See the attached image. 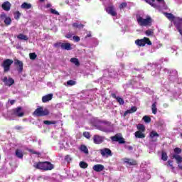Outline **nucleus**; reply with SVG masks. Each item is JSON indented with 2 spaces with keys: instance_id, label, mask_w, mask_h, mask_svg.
<instances>
[{
  "instance_id": "f257e3e1",
  "label": "nucleus",
  "mask_w": 182,
  "mask_h": 182,
  "mask_svg": "<svg viewBox=\"0 0 182 182\" xmlns=\"http://www.w3.org/2000/svg\"><path fill=\"white\" fill-rule=\"evenodd\" d=\"M33 167L34 168H37V170H43L44 171L53 170L55 168L53 164L49 161L35 163Z\"/></svg>"
},
{
  "instance_id": "f03ea898",
  "label": "nucleus",
  "mask_w": 182,
  "mask_h": 182,
  "mask_svg": "<svg viewBox=\"0 0 182 182\" xmlns=\"http://www.w3.org/2000/svg\"><path fill=\"white\" fill-rule=\"evenodd\" d=\"M136 21L139 26H151L153 19L150 16H147L146 18L140 16H136Z\"/></svg>"
},
{
  "instance_id": "7ed1b4c3",
  "label": "nucleus",
  "mask_w": 182,
  "mask_h": 182,
  "mask_svg": "<svg viewBox=\"0 0 182 182\" xmlns=\"http://www.w3.org/2000/svg\"><path fill=\"white\" fill-rule=\"evenodd\" d=\"M25 112L22 109V107H17L10 110V117H23Z\"/></svg>"
},
{
  "instance_id": "20e7f679",
  "label": "nucleus",
  "mask_w": 182,
  "mask_h": 182,
  "mask_svg": "<svg viewBox=\"0 0 182 182\" xmlns=\"http://www.w3.org/2000/svg\"><path fill=\"white\" fill-rule=\"evenodd\" d=\"M14 63V60L7 58L4 60L1 66L4 69V73H8L9 70H11V66H12V64Z\"/></svg>"
},
{
  "instance_id": "39448f33",
  "label": "nucleus",
  "mask_w": 182,
  "mask_h": 182,
  "mask_svg": "<svg viewBox=\"0 0 182 182\" xmlns=\"http://www.w3.org/2000/svg\"><path fill=\"white\" fill-rule=\"evenodd\" d=\"M33 116H37V117H42L43 116H48L49 114V110L48 109H43V107H38L34 112Z\"/></svg>"
},
{
  "instance_id": "423d86ee",
  "label": "nucleus",
  "mask_w": 182,
  "mask_h": 182,
  "mask_svg": "<svg viewBox=\"0 0 182 182\" xmlns=\"http://www.w3.org/2000/svg\"><path fill=\"white\" fill-rule=\"evenodd\" d=\"M135 43L137 45V46L143 47V46H146V45L151 46V41H150V38L147 37H144L142 39L136 40Z\"/></svg>"
},
{
  "instance_id": "0eeeda50",
  "label": "nucleus",
  "mask_w": 182,
  "mask_h": 182,
  "mask_svg": "<svg viewBox=\"0 0 182 182\" xmlns=\"http://www.w3.org/2000/svg\"><path fill=\"white\" fill-rule=\"evenodd\" d=\"M1 82H3V83H4L5 86H8L9 87H11V86H12V85L15 84V80H14V78L11 77H4L1 79Z\"/></svg>"
},
{
  "instance_id": "6e6552de",
  "label": "nucleus",
  "mask_w": 182,
  "mask_h": 182,
  "mask_svg": "<svg viewBox=\"0 0 182 182\" xmlns=\"http://www.w3.org/2000/svg\"><path fill=\"white\" fill-rule=\"evenodd\" d=\"M110 139L112 141H118L119 144H124V143H126V141H124V138L119 136V134L111 136Z\"/></svg>"
},
{
  "instance_id": "1a4fd4ad",
  "label": "nucleus",
  "mask_w": 182,
  "mask_h": 182,
  "mask_svg": "<svg viewBox=\"0 0 182 182\" xmlns=\"http://www.w3.org/2000/svg\"><path fill=\"white\" fill-rule=\"evenodd\" d=\"M100 154L102 156V157H108V156H113V154L112 153V150L108 148H104L100 150Z\"/></svg>"
},
{
  "instance_id": "9d476101",
  "label": "nucleus",
  "mask_w": 182,
  "mask_h": 182,
  "mask_svg": "<svg viewBox=\"0 0 182 182\" xmlns=\"http://www.w3.org/2000/svg\"><path fill=\"white\" fill-rule=\"evenodd\" d=\"M92 139L95 144H102L105 141V137L97 134L94 135Z\"/></svg>"
},
{
  "instance_id": "9b49d317",
  "label": "nucleus",
  "mask_w": 182,
  "mask_h": 182,
  "mask_svg": "<svg viewBox=\"0 0 182 182\" xmlns=\"http://www.w3.org/2000/svg\"><path fill=\"white\" fill-rule=\"evenodd\" d=\"M14 65L16 66H18L17 68L18 73H22V72H23V63L22 61L19 60H15Z\"/></svg>"
},
{
  "instance_id": "f8f14e48",
  "label": "nucleus",
  "mask_w": 182,
  "mask_h": 182,
  "mask_svg": "<svg viewBox=\"0 0 182 182\" xmlns=\"http://www.w3.org/2000/svg\"><path fill=\"white\" fill-rule=\"evenodd\" d=\"M106 12H107L109 15H111V16H117V12H116V9L113 6L107 7Z\"/></svg>"
},
{
  "instance_id": "ddd939ff",
  "label": "nucleus",
  "mask_w": 182,
  "mask_h": 182,
  "mask_svg": "<svg viewBox=\"0 0 182 182\" xmlns=\"http://www.w3.org/2000/svg\"><path fill=\"white\" fill-rule=\"evenodd\" d=\"M123 161L124 163H125V164H128V166H137V161L133 159L124 158Z\"/></svg>"
},
{
  "instance_id": "4468645a",
  "label": "nucleus",
  "mask_w": 182,
  "mask_h": 182,
  "mask_svg": "<svg viewBox=\"0 0 182 182\" xmlns=\"http://www.w3.org/2000/svg\"><path fill=\"white\" fill-rule=\"evenodd\" d=\"M92 169L97 173H100V171H103L105 170V166L102 164H96L93 166Z\"/></svg>"
},
{
  "instance_id": "2eb2a0df",
  "label": "nucleus",
  "mask_w": 182,
  "mask_h": 182,
  "mask_svg": "<svg viewBox=\"0 0 182 182\" xmlns=\"http://www.w3.org/2000/svg\"><path fill=\"white\" fill-rule=\"evenodd\" d=\"M159 136V133L154 131L151 132L149 134V137L151 139V141H157Z\"/></svg>"
},
{
  "instance_id": "dca6fc26",
  "label": "nucleus",
  "mask_w": 182,
  "mask_h": 182,
  "mask_svg": "<svg viewBox=\"0 0 182 182\" xmlns=\"http://www.w3.org/2000/svg\"><path fill=\"white\" fill-rule=\"evenodd\" d=\"M61 49L64 50H72V44L70 43H63L61 44Z\"/></svg>"
},
{
  "instance_id": "f3484780",
  "label": "nucleus",
  "mask_w": 182,
  "mask_h": 182,
  "mask_svg": "<svg viewBox=\"0 0 182 182\" xmlns=\"http://www.w3.org/2000/svg\"><path fill=\"white\" fill-rule=\"evenodd\" d=\"M11 5L9 1H5L1 5L2 9H4V11H11Z\"/></svg>"
},
{
  "instance_id": "a211bd4d",
  "label": "nucleus",
  "mask_w": 182,
  "mask_h": 182,
  "mask_svg": "<svg viewBox=\"0 0 182 182\" xmlns=\"http://www.w3.org/2000/svg\"><path fill=\"white\" fill-rule=\"evenodd\" d=\"M53 98V94H48V95L42 97V102H43V103H46V102L50 101V100Z\"/></svg>"
},
{
  "instance_id": "6ab92c4d",
  "label": "nucleus",
  "mask_w": 182,
  "mask_h": 182,
  "mask_svg": "<svg viewBox=\"0 0 182 182\" xmlns=\"http://www.w3.org/2000/svg\"><path fill=\"white\" fill-rule=\"evenodd\" d=\"M111 96L112 97H113V99H116L117 102L119 105H124V100H123V98L116 96V94L114 93L111 94Z\"/></svg>"
},
{
  "instance_id": "aec40b11",
  "label": "nucleus",
  "mask_w": 182,
  "mask_h": 182,
  "mask_svg": "<svg viewBox=\"0 0 182 182\" xmlns=\"http://www.w3.org/2000/svg\"><path fill=\"white\" fill-rule=\"evenodd\" d=\"M137 112V107H132L130 109H128L127 111L124 112V117H126L127 116V114H132V113H134Z\"/></svg>"
},
{
  "instance_id": "412c9836",
  "label": "nucleus",
  "mask_w": 182,
  "mask_h": 182,
  "mask_svg": "<svg viewBox=\"0 0 182 182\" xmlns=\"http://www.w3.org/2000/svg\"><path fill=\"white\" fill-rule=\"evenodd\" d=\"M17 39L19 41H29V37L23 33H19L17 36Z\"/></svg>"
},
{
  "instance_id": "4be33fe9",
  "label": "nucleus",
  "mask_w": 182,
  "mask_h": 182,
  "mask_svg": "<svg viewBox=\"0 0 182 182\" xmlns=\"http://www.w3.org/2000/svg\"><path fill=\"white\" fill-rule=\"evenodd\" d=\"M171 159H175L177 164H181V163H182V157L180 155L173 154Z\"/></svg>"
},
{
  "instance_id": "5701e85b",
  "label": "nucleus",
  "mask_w": 182,
  "mask_h": 182,
  "mask_svg": "<svg viewBox=\"0 0 182 182\" xmlns=\"http://www.w3.org/2000/svg\"><path fill=\"white\" fill-rule=\"evenodd\" d=\"M135 137H136V139H144L146 135L143 134L141 131H136L135 132Z\"/></svg>"
},
{
  "instance_id": "b1692460",
  "label": "nucleus",
  "mask_w": 182,
  "mask_h": 182,
  "mask_svg": "<svg viewBox=\"0 0 182 182\" xmlns=\"http://www.w3.org/2000/svg\"><path fill=\"white\" fill-rule=\"evenodd\" d=\"M21 9H31V8H32V4L24 2L21 5Z\"/></svg>"
},
{
  "instance_id": "393cba45",
  "label": "nucleus",
  "mask_w": 182,
  "mask_h": 182,
  "mask_svg": "<svg viewBox=\"0 0 182 182\" xmlns=\"http://www.w3.org/2000/svg\"><path fill=\"white\" fill-rule=\"evenodd\" d=\"M181 23H182V18H179L178 22L176 23V26L181 35H182Z\"/></svg>"
},
{
  "instance_id": "a878e982",
  "label": "nucleus",
  "mask_w": 182,
  "mask_h": 182,
  "mask_svg": "<svg viewBox=\"0 0 182 182\" xmlns=\"http://www.w3.org/2000/svg\"><path fill=\"white\" fill-rule=\"evenodd\" d=\"M153 114H157V102H154L151 105Z\"/></svg>"
},
{
  "instance_id": "bb28decb",
  "label": "nucleus",
  "mask_w": 182,
  "mask_h": 182,
  "mask_svg": "<svg viewBox=\"0 0 182 182\" xmlns=\"http://www.w3.org/2000/svg\"><path fill=\"white\" fill-rule=\"evenodd\" d=\"M80 151H82V153H85V154H89V149H87V146L85 145H81L80 146Z\"/></svg>"
},
{
  "instance_id": "cd10ccee",
  "label": "nucleus",
  "mask_w": 182,
  "mask_h": 182,
  "mask_svg": "<svg viewBox=\"0 0 182 182\" xmlns=\"http://www.w3.org/2000/svg\"><path fill=\"white\" fill-rule=\"evenodd\" d=\"M16 156L18 159H23V153L21 149L16 150Z\"/></svg>"
},
{
  "instance_id": "c85d7f7f",
  "label": "nucleus",
  "mask_w": 182,
  "mask_h": 182,
  "mask_svg": "<svg viewBox=\"0 0 182 182\" xmlns=\"http://www.w3.org/2000/svg\"><path fill=\"white\" fill-rule=\"evenodd\" d=\"M70 62L72 63H74L75 66H80V63L79 62V59L73 58L70 59Z\"/></svg>"
},
{
  "instance_id": "c756f323",
  "label": "nucleus",
  "mask_w": 182,
  "mask_h": 182,
  "mask_svg": "<svg viewBox=\"0 0 182 182\" xmlns=\"http://www.w3.org/2000/svg\"><path fill=\"white\" fill-rule=\"evenodd\" d=\"M165 16L169 20V21H174V15L171 13H165Z\"/></svg>"
},
{
  "instance_id": "7c9ffc66",
  "label": "nucleus",
  "mask_w": 182,
  "mask_h": 182,
  "mask_svg": "<svg viewBox=\"0 0 182 182\" xmlns=\"http://www.w3.org/2000/svg\"><path fill=\"white\" fill-rule=\"evenodd\" d=\"M73 28H77L78 29H83V28H85V25L82 24V23H73Z\"/></svg>"
},
{
  "instance_id": "2f4dec72",
  "label": "nucleus",
  "mask_w": 182,
  "mask_h": 182,
  "mask_svg": "<svg viewBox=\"0 0 182 182\" xmlns=\"http://www.w3.org/2000/svg\"><path fill=\"white\" fill-rule=\"evenodd\" d=\"M4 23L6 25V26H9V25H11V23H12V19L11 18V17H7L4 19Z\"/></svg>"
},
{
  "instance_id": "473e14b6",
  "label": "nucleus",
  "mask_w": 182,
  "mask_h": 182,
  "mask_svg": "<svg viewBox=\"0 0 182 182\" xmlns=\"http://www.w3.org/2000/svg\"><path fill=\"white\" fill-rule=\"evenodd\" d=\"M167 159H168V156H167V153L164 151H162L161 160H163L164 161H167Z\"/></svg>"
},
{
  "instance_id": "72a5a7b5",
  "label": "nucleus",
  "mask_w": 182,
  "mask_h": 182,
  "mask_svg": "<svg viewBox=\"0 0 182 182\" xmlns=\"http://www.w3.org/2000/svg\"><path fill=\"white\" fill-rule=\"evenodd\" d=\"M137 129L139 130V132H142L144 133V132H146V127H144V125L139 124L137 125Z\"/></svg>"
},
{
  "instance_id": "f704fd0d",
  "label": "nucleus",
  "mask_w": 182,
  "mask_h": 182,
  "mask_svg": "<svg viewBox=\"0 0 182 182\" xmlns=\"http://www.w3.org/2000/svg\"><path fill=\"white\" fill-rule=\"evenodd\" d=\"M58 123V121H49V120H44L43 124H47L48 126L50 124H56Z\"/></svg>"
},
{
  "instance_id": "c9c22d12",
  "label": "nucleus",
  "mask_w": 182,
  "mask_h": 182,
  "mask_svg": "<svg viewBox=\"0 0 182 182\" xmlns=\"http://www.w3.org/2000/svg\"><path fill=\"white\" fill-rule=\"evenodd\" d=\"M145 34L146 35V36H153V35H154V31L151 29H148L145 31Z\"/></svg>"
},
{
  "instance_id": "e433bc0d",
  "label": "nucleus",
  "mask_w": 182,
  "mask_h": 182,
  "mask_svg": "<svg viewBox=\"0 0 182 182\" xmlns=\"http://www.w3.org/2000/svg\"><path fill=\"white\" fill-rule=\"evenodd\" d=\"M173 154H176V156H180L181 154V149L176 147L173 149Z\"/></svg>"
},
{
  "instance_id": "4c0bfd02",
  "label": "nucleus",
  "mask_w": 182,
  "mask_h": 182,
  "mask_svg": "<svg viewBox=\"0 0 182 182\" xmlns=\"http://www.w3.org/2000/svg\"><path fill=\"white\" fill-rule=\"evenodd\" d=\"M142 119L144 122H145V123H150V122H151V118L147 115L144 116Z\"/></svg>"
},
{
  "instance_id": "58836bf2",
  "label": "nucleus",
  "mask_w": 182,
  "mask_h": 182,
  "mask_svg": "<svg viewBox=\"0 0 182 182\" xmlns=\"http://www.w3.org/2000/svg\"><path fill=\"white\" fill-rule=\"evenodd\" d=\"M89 165L87 164V163L85 162V161H80V167L81 168H87V166Z\"/></svg>"
},
{
  "instance_id": "ea45409f",
  "label": "nucleus",
  "mask_w": 182,
  "mask_h": 182,
  "mask_svg": "<svg viewBox=\"0 0 182 182\" xmlns=\"http://www.w3.org/2000/svg\"><path fill=\"white\" fill-rule=\"evenodd\" d=\"M21 18V12L19 11H17L14 13V19H16V21L19 20Z\"/></svg>"
},
{
  "instance_id": "a19ab883",
  "label": "nucleus",
  "mask_w": 182,
  "mask_h": 182,
  "mask_svg": "<svg viewBox=\"0 0 182 182\" xmlns=\"http://www.w3.org/2000/svg\"><path fill=\"white\" fill-rule=\"evenodd\" d=\"M29 57L31 60H35V59H36V58H38V55H36V53H31L29 54Z\"/></svg>"
},
{
  "instance_id": "79ce46f5",
  "label": "nucleus",
  "mask_w": 182,
  "mask_h": 182,
  "mask_svg": "<svg viewBox=\"0 0 182 182\" xmlns=\"http://www.w3.org/2000/svg\"><path fill=\"white\" fill-rule=\"evenodd\" d=\"M67 85H68V86H75V85H76V81L70 80L67 82Z\"/></svg>"
},
{
  "instance_id": "37998d69",
  "label": "nucleus",
  "mask_w": 182,
  "mask_h": 182,
  "mask_svg": "<svg viewBox=\"0 0 182 182\" xmlns=\"http://www.w3.org/2000/svg\"><path fill=\"white\" fill-rule=\"evenodd\" d=\"M28 151H29V153H31V154H37V156H39V154H41V153L36 151L33 149H28Z\"/></svg>"
},
{
  "instance_id": "c03bdc74",
  "label": "nucleus",
  "mask_w": 182,
  "mask_h": 182,
  "mask_svg": "<svg viewBox=\"0 0 182 182\" xmlns=\"http://www.w3.org/2000/svg\"><path fill=\"white\" fill-rule=\"evenodd\" d=\"M65 160L68 163H70V161H72V158L70 157V155H66L65 157Z\"/></svg>"
},
{
  "instance_id": "a18cd8bd",
  "label": "nucleus",
  "mask_w": 182,
  "mask_h": 182,
  "mask_svg": "<svg viewBox=\"0 0 182 182\" xmlns=\"http://www.w3.org/2000/svg\"><path fill=\"white\" fill-rule=\"evenodd\" d=\"M126 7H127V3H126V2H122L119 5V9H123V8H126Z\"/></svg>"
},
{
  "instance_id": "49530a36",
  "label": "nucleus",
  "mask_w": 182,
  "mask_h": 182,
  "mask_svg": "<svg viewBox=\"0 0 182 182\" xmlns=\"http://www.w3.org/2000/svg\"><path fill=\"white\" fill-rule=\"evenodd\" d=\"M50 12L53 15H59V12L53 9H50Z\"/></svg>"
},
{
  "instance_id": "de8ad7c7",
  "label": "nucleus",
  "mask_w": 182,
  "mask_h": 182,
  "mask_svg": "<svg viewBox=\"0 0 182 182\" xmlns=\"http://www.w3.org/2000/svg\"><path fill=\"white\" fill-rule=\"evenodd\" d=\"M83 136H84V137H85L86 139H90V133H89V132H83Z\"/></svg>"
},
{
  "instance_id": "09e8293b",
  "label": "nucleus",
  "mask_w": 182,
  "mask_h": 182,
  "mask_svg": "<svg viewBox=\"0 0 182 182\" xmlns=\"http://www.w3.org/2000/svg\"><path fill=\"white\" fill-rule=\"evenodd\" d=\"M73 41H75V42H79L80 41V37L74 36L73 37Z\"/></svg>"
},
{
  "instance_id": "8fccbe9b",
  "label": "nucleus",
  "mask_w": 182,
  "mask_h": 182,
  "mask_svg": "<svg viewBox=\"0 0 182 182\" xmlns=\"http://www.w3.org/2000/svg\"><path fill=\"white\" fill-rule=\"evenodd\" d=\"M167 163H168V166H169L170 167H171V168L172 169H174V166H173V161H171V160H168V161H167Z\"/></svg>"
},
{
  "instance_id": "3c124183",
  "label": "nucleus",
  "mask_w": 182,
  "mask_h": 182,
  "mask_svg": "<svg viewBox=\"0 0 182 182\" xmlns=\"http://www.w3.org/2000/svg\"><path fill=\"white\" fill-rule=\"evenodd\" d=\"M62 43H55L54 44V48H62Z\"/></svg>"
},
{
  "instance_id": "603ef678",
  "label": "nucleus",
  "mask_w": 182,
  "mask_h": 182,
  "mask_svg": "<svg viewBox=\"0 0 182 182\" xmlns=\"http://www.w3.org/2000/svg\"><path fill=\"white\" fill-rule=\"evenodd\" d=\"M0 18L1 19H6V14L5 13H2L1 15H0Z\"/></svg>"
},
{
  "instance_id": "864d4df0",
  "label": "nucleus",
  "mask_w": 182,
  "mask_h": 182,
  "mask_svg": "<svg viewBox=\"0 0 182 182\" xmlns=\"http://www.w3.org/2000/svg\"><path fill=\"white\" fill-rule=\"evenodd\" d=\"M73 36V35L70 33L65 35V38H67L68 39H70V38H72Z\"/></svg>"
},
{
  "instance_id": "5fc2aeb1",
  "label": "nucleus",
  "mask_w": 182,
  "mask_h": 182,
  "mask_svg": "<svg viewBox=\"0 0 182 182\" xmlns=\"http://www.w3.org/2000/svg\"><path fill=\"white\" fill-rule=\"evenodd\" d=\"M9 102H10V105H11V106H13V105H15V102H16V101L14 100H9Z\"/></svg>"
},
{
  "instance_id": "6e6d98bb",
  "label": "nucleus",
  "mask_w": 182,
  "mask_h": 182,
  "mask_svg": "<svg viewBox=\"0 0 182 182\" xmlns=\"http://www.w3.org/2000/svg\"><path fill=\"white\" fill-rule=\"evenodd\" d=\"M15 129H16V130H22V127H21V126H19V125H16V127H15Z\"/></svg>"
},
{
  "instance_id": "4d7b16f0",
  "label": "nucleus",
  "mask_w": 182,
  "mask_h": 182,
  "mask_svg": "<svg viewBox=\"0 0 182 182\" xmlns=\"http://www.w3.org/2000/svg\"><path fill=\"white\" fill-rule=\"evenodd\" d=\"M127 149H128V150H129V151H132V150H133V146H127Z\"/></svg>"
},
{
  "instance_id": "13d9d810",
  "label": "nucleus",
  "mask_w": 182,
  "mask_h": 182,
  "mask_svg": "<svg viewBox=\"0 0 182 182\" xmlns=\"http://www.w3.org/2000/svg\"><path fill=\"white\" fill-rule=\"evenodd\" d=\"M152 1V2H155V1L156 0H151ZM157 1V2H163V1H164V0H156Z\"/></svg>"
},
{
  "instance_id": "bf43d9fd",
  "label": "nucleus",
  "mask_w": 182,
  "mask_h": 182,
  "mask_svg": "<svg viewBox=\"0 0 182 182\" xmlns=\"http://www.w3.org/2000/svg\"><path fill=\"white\" fill-rule=\"evenodd\" d=\"M145 2H146V4H149V5H151V1H149V0H144Z\"/></svg>"
},
{
  "instance_id": "052dcab7",
  "label": "nucleus",
  "mask_w": 182,
  "mask_h": 182,
  "mask_svg": "<svg viewBox=\"0 0 182 182\" xmlns=\"http://www.w3.org/2000/svg\"><path fill=\"white\" fill-rule=\"evenodd\" d=\"M50 6H52V5H50V4H47V6H46L47 8H50Z\"/></svg>"
},
{
  "instance_id": "680f3d73",
  "label": "nucleus",
  "mask_w": 182,
  "mask_h": 182,
  "mask_svg": "<svg viewBox=\"0 0 182 182\" xmlns=\"http://www.w3.org/2000/svg\"><path fill=\"white\" fill-rule=\"evenodd\" d=\"M91 36H92V34H87V38H90Z\"/></svg>"
},
{
  "instance_id": "e2e57ef3",
  "label": "nucleus",
  "mask_w": 182,
  "mask_h": 182,
  "mask_svg": "<svg viewBox=\"0 0 182 182\" xmlns=\"http://www.w3.org/2000/svg\"><path fill=\"white\" fill-rule=\"evenodd\" d=\"M178 167H179L180 170H182V166L181 165H178Z\"/></svg>"
},
{
  "instance_id": "0e129e2a",
  "label": "nucleus",
  "mask_w": 182,
  "mask_h": 182,
  "mask_svg": "<svg viewBox=\"0 0 182 182\" xmlns=\"http://www.w3.org/2000/svg\"><path fill=\"white\" fill-rule=\"evenodd\" d=\"M40 2H45V0H39Z\"/></svg>"
}]
</instances>
